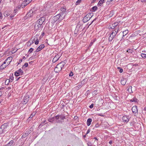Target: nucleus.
<instances>
[{"label": "nucleus", "instance_id": "62", "mask_svg": "<svg viewBox=\"0 0 146 146\" xmlns=\"http://www.w3.org/2000/svg\"><path fill=\"white\" fill-rule=\"evenodd\" d=\"M94 139H95L97 141H98V139L96 138V137H95L94 138Z\"/></svg>", "mask_w": 146, "mask_h": 146}, {"label": "nucleus", "instance_id": "46", "mask_svg": "<svg viewBox=\"0 0 146 146\" xmlns=\"http://www.w3.org/2000/svg\"><path fill=\"white\" fill-rule=\"evenodd\" d=\"M73 75V73L72 72H71L69 74V76H72Z\"/></svg>", "mask_w": 146, "mask_h": 146}, {"label": "nucleus", "instance_id": "30", "mask_svg": "<svg viewBox=\"0 0 146 146\" xmlns=\"http://www.w3.org/2000/svg\"><path fill=\"white\" fill-rule=\"evenodd\" d=\"M8 65L7 64L4 65V64H2L0 66V69L1 70L3 69L4 68H5L6 67H7Z\"/></svg>", "mask_w": 146, "mask_h": 146}, {"label": "nucleus", "instance_id": "28", "mask_svg": "<svg viewBox=\"0 0 146 146\" xmlns=\"http://www.w3.org/2000/svg\"><path fill=\"white\" fill-rule=\"evenodd\" d=\"M14 143V141L13 140L11 141L7 145V146H11Z\"/></svg>", "mask_w": 146, "mask_h": 146}, {"label": "nucleus", "instance_id": "10", "mask_svg": "<svg viewBox=\"0 0 146 146\" xmlns=\"http://www.w3.org/2000/svg\"><path fill=\"white\" fill-rule=\"evenodd\" d=\"M29 96L28 95H26L23 98L22 103L23 104H26L28 102L29 99Z\"/></svg>", "mask_w": 146, "mask_h": 146}, {"label": "nucleus", "instance_id": "41", "mask_svg": "<svg viewBox=\"0 0 146 146\" xmlns=\"http://www.w3.org/2000/svg\"><path fill=\"white\" fill-rule=\"evenodd\" d=\"M81 0H78L76 2V5H77L79 4L81 2Z\"/></svg>", "mask_w": 146, "mask_h": 146}, {"label": "nucleus", "instance_id": "43", "mask_svg": "<svg viewBox=\"0 0 146 146\" xmlns=\"http://www.w3.org/2000/svg\"><path fill=\"white\" fill-rule=\"evenodd\" d=\"M132 88V86H130L129 87V88L128 89H127V91H129V90H131V92H132V90H131Z\"/></svg>", "mask_w": 146, "mask_h": 146}, {"label": "nucleus", "instance_id": "35", "mask_svg": "<svg viewBox=\"0 0 146 146\" xmlns=\"http://www.w3.org/2000/svg\"><path fill=\"white\" fill-rule=\"evenodd\" d=\"M4 133L5 132H4V130H3V129L1 128V127H0V134H2Z\"/></svg>", "mask_w": 146, "mask_h": 146}, {"label": "nucleus", "instance_id": "63", "mask_svg": "<svg viewBox=\"0 0 146 146\" xmlns=\"http://www.w3.org/2000/svg\"><path fill=\"white\" fill-rule=\"evenodd\" d=\"M2 92H0V97L2 95Z\"/></svg>", "mask_w": 146, "mask_h": 146}, {"label": "nucleus", "instance_id": "53", "mask_svg": "<svg viewBox=\"0 0 146 146\" xmlns=\"http://www.w3.org/2000/svg\"><path fill=\"white\" fill-rule=\"evenodd\" d=\"M14 16V15H13L12 14L10 15V17L11 19H12L13 17Z\"/></svg>", "mask_w": 146, "mask_h": 146}, {"label": "nucleus", "instance_id": "23", "mask_svg": "<svg viewBox=\"0 0 146 146\" xmlns=\"http://www.w3.org/2000/svg\"><path fill=\"white\" fill-rule=\"evenodd\" d=\"M121 83L122 85H125L126 83V80L124 78H123L121 80Z\"/></svg>", "mask_w": 146, "mask_h": 146}, {"label": "nucleus", "instance_id": "34", "mask_svg": "<svg viewBox=\"0 0 146 146\" xmlns=\"http://www.w3.org/2000/svg\"><path fill=\"white\" fill-rule=\"evenodd\" d=\"M10 82V80H9L8 79H7L6 80V81L5 82V85H7L9 84V83Z\"/></svg>", "mask_w": 146, "mask_h": 146}, {"label": "nucleus", "instance_id": "19", "mask_svg": "<svg viewBox=\"0 0 146 146\" xmlns=\"http://www.w3.org/2000/svg\"><path fill=\"white\" fill-rule=\"evenodd\" d=\"M118 31L116 30H113L111 32V35H112V36H113L114 37L116 35V34L118 32Z\"/></svg>", "mask_w": 146, "mask_h": 146}, {"label": "nucleus", "instance_id": "17", "mask_svg": "<svg viewBox=\"0 0 146 146\" xmlns=\"http://www.w3.org/2000/svg\"><path fill=\"white\" fill-rule=\"evenodd\" d=\"M132 112L133 113H137L138 111L137 106H133L132 108Z\"/></svg>", "mask_w": 146, "mask_h": 146}, {"label": "nucleus", "instance_id": "61", "mask_svg": "<svg viewBox=\"0 0 146 146\" xmlns=\"http://www.w3.org/2000/svg\"><path fill=\"white\" fill-rule=\"evenodd\" d=\"M113 0H108V2H111V1H113Z\"/></svg>", "mask_w": 146, "mask_h": 146}, {"label": "nucleus", "instance_id": "8", "mask_svg": "<svg viewBox=\"0 0 146 146\" xmlns=\"http://www.w3.org/2000/svg\"><path fill=\"white\" fill-rule=\"evenodd\" d=\"M23 74V71L21 68L15 72L14 74L15 76H18L22 75Z\"/></svg>", "mask_w": 146, "mask_h": 146}, {"label": "nucleus", "instance_id": "9", "mask_svg": "<svg viewBox=\"0 0 146 146\" xmlns=\"http://www.w3.org/2000/svg\"><path fill=\"white\" fill-rule=\"evenodd\" d=\"M35 31H37L40 30L41 28L43 27L42 25L39 24L36 22L35 23Z\"/></svg>", "mask_w": 146, "mask_h": 146}, {"label": "nucleus", "instance_id": "48", "mask_svg": "<svg viewBox=\"0 0 146 146\" xmlns=\"http://www.w3.org/2000/svg\"><path fill=\"white\" fill-rule=\"evenodd\" d=\"M88 146H92V145L91 144V143L90 142H88L87 143Z\"/></svg>", "mask_w": 146, "mask_h": 146}, {"label": "nucleus", "instance_id": "47", "mask_svg": "<svg viewBox=\"0 0 146 146\" xmlns=\"http://www.w3.org/2000/svg\"><path fill=\"white\" fill-rule=\"evenodd\" d=\"M94 104H92L89 106V107L90 108H92L93 107Z\"/></svg>", "mask_w": 146, "mask_h": 146}, {"label": "nucleus", "instance_id": "11", "mask_svg": "<svg viewBox=\"0 0 146 146\" xmlns=\"http://www.w3.org/2000/svg\"><path fill=\"white\" fill-rule=\"evenodd\" d=\"M45 20V17L43 16L41 17L36 22L42 25L43 23Z\"/></svg>", "mask_w": 146, "mask_h": 146}, {"label": "nucleus", "instance_id": "31", "mask_svg": "<svg viewBox=\"0 0 146 146\" xmlns=\"http://www.w3.org/2000/svg\"><path fill=\"white\" fill-rule=\"evenodd\" d=\"M128 33V30H126L123 31V36H124L126 35Z\"/></svg>", "mask_w": 146, "mask_h": 146}, {"label": "nucleus", "instance_id": "5", "mask_svg": "<svg viewBox=\"0 0 146 146\" xmlns=\"http://www.w3.org/2000/svg\"><path fill=\"white\" fill-rule=\"evenodd\" d=\"M120 25L119 24L118 22L115 23L112 25V26L110 27V28L114 29L113 30L119 31Z\"/></svg>", "mask_w": 146, "mask_h": 146}, {"label": "nucleus", "instance_id": "59", "mask_svg": "<svg viewBox=\"0 0 146 146\" xmlns=\"http://www.w3.org/2000/svg\"><path fill=\"white\" fill-rule=\"evenodd\" d=\"M141 1L142 2H145L146 1V0H141Z\"/></svg>", "mask_w": 146, "mask_h": 146}, {"label": "nucleus", "instance_id": "45", "mask_svg": "<svg viewBox=\"0 0 146 146\" xmlns=\"http://www.w3.org/2000/svg\"><path fill=\"white\" fill-rule=\"evenodd\" d=\"M100 125L99 124L97 123V124H96L95 125V127L96 128H98L100 127Z\"/></svg>", "mask_w": 146, "mask_h": 146}, {"label": "nucleus", "instance_id": "7", "mask_svg": "<svg viewBox=\"0 0 146 146\" xmlns=\"http://www.w3.org/2000/svg\"><path fill=\"white\" fill-rule=\"evenodd\" d=\"M54 121H56L57 123H62L63 122L62 121L58 120V115L52 117V118L50 119L49 120L50 122Z\"/></svg>", "mask_w": 146, "mask_h": 146}, {"label": "nucleus", "instance_id": "24", "mask_svg": "<svg viewBox=\"0 0 146 146\" xmlns=\"http://www.w3.org/2000/svg\"><path fill=\"white\" fill-rule=\"evenodd\" d=\"M58 120H59V119H61V120H63L64 119H65V116L64 115H58Z\"/></svg>", "mask_w": 146, "mask_h": 146}, {"label": "nucleus", "instance_id": "54", "mask_svg": "<svg viewBox=\"0 0 146 146\" xmlns=\"http://www.w3.org/2000/svg\"><path fill=\"white\" fill-rule=\"evenodd\" d=\"M45 122V121H44L43 122H42L40 124V125H43V124H44V123Z\"/></svg>", "mask_w": 146, "mask_h": 146}, {"label": "nucleus", "instance_id": "32", "mask_svg": "<svg viewBox=\"0 0 146 146\" xmlns=\"http://www.w3.org/2000/svg\"><path fill=\"white\" fill-rule=\"evenodd\" d=\"M10 14L8 13V11H6L4 13V15L5 17H7L9 16Z\"/></svg>", "mask_w": 146, "mask_h": 146}, {"label": "nucleus", "instance_id": "6", "mask_svg": "<svg viewBox=\"0 0 146 146\" xmlns=\"http://www.w3.org/2000/svg\"><path fill=\"white\" fill-rule=\"evenodd\" d=\"M9 123H5L1 126V128L4 130V132L5 133L9 130V126L8 125Z\"/></svg>", "mask_w": 146, "mask_h": 146}, {"label": "nucleus", "instance_id": "40", "mask_svg": "<svg viewBox=\"0 0 146 146\" xmlns=\"http://www.w3.org/2000/svg\"><path fill=\"white\" fill-rule=\"evenodd\" d=\"M34 49L33 48H31L29 50L28 53H31L33 50Z\"/></svg>", "mask_w": 146, "mask_h": 146}, {"label": "nucleus", "instance_id": "2", "mask_svg": "<svg viewBox=\"0 0 146 146\" xmlns=\"http://www.w3.org/2000/svg\"><path fill=\"white\" fill-rule=\"evenodd\" d=\"M64 15L63 14H59L53 17L52 19L53 20V22H55L58 20V21L60 22L64 19Z\"/></svg>", "mask_w": 146, "mask_h": 146}, {"label": "nucleus", "instance_id": "36", "mask_svg": "<svg viewBox=\"0 0 146 146\" xmlns=\"http://www.w3.org/2000/svg\"><path fill=\"white\" fill-rule=\"evenodd\" d=\"M127 52L128 53H131L133 52V50L132 49H129L127 50Z\"/></svg>", "mask_w": 146, "mask_h": 146}, {"label": "nucleus", "instance_id": "44", "mask_svg": "<svg viewBox=\"0 0 146 146\" xmlns=\"http://www.w3.org/2000/svg\"><path fill=\"white\" fill-rule=\"evenodd\" d=\"M97 19V18H95L93 20L92 22L89 25L88 27L90 26L92 23L95 21H96V19Z\"/></svg>", "mask_w": 146, "mask_h": 146}, {"label": "nucleus", "instance_id": "51", "mask_svg": "<svg viewBox=\"0 0 146 146\" xmlns=\"http://www.w3.org/2000/svg\"><path fill=\"white\" fill-rule=\"evenodd\" d=\"M109 143L111 145H110V146H112V145H111L112 143V140H110L109 142Z\"/></svg>", "mask_w": 146, "mask_h": 146}, {"label": "nucleus", "instance_id": "26", "mask_svg": "<svg viewBox=\"0 0 146 146\" xmlns=\"http://www.w3.org/2000/svg\"><path fill=\"white\" fill-rule=\"evenodd\" d=\"M105 0H100L98 2V5L100 6H101L103 3L104 2Z\"/></svg>", "mask_w": 146, "mask_h": 146}, {"label": "nucleus", "instance_id": "55", "mask_svg": "<svg viewBox=\"0 0 146 146\" xmlns=\"http://www.w3.org/2000/svg\"><path fill=\"white\" fill-rule=\"evenodd\" d=\"M31 1L32 0H25V1L27 2H28V1H29L30 3Z\"/></svg>", "mask_w": 146, "mask_h": 146}, {"label": "nucleus", "instance_id": "25", "mask_svg": "<svg viewBox=\"0 0 146 146\" xmlns=\"http://www.w3.org/2000/svg\"><path fill=\"white\" fill-rule=\"evenodd\" d=\"M83 85V84H82V82L80 83H79L78 86H76V89H77L78 90L80 89L81 88V87Z\"/></svg>", "mask_w": 146, "mask_h": 146}, {"label": "nucleus", "instance_id": "52", "mask_svg": "<svg viewBox=\"0 0 146 146\" xmlns=\"http://www.w3.org/2000/svg\"><path fill=\"white\" fill-rule=\"evenodd\" d=\"M22 60H22V59H20L19 60L18 64H19L20 63H21V62H22Z\"/></svg>", "mask_w": 146, "mask_h": 146}, {"label": "nucleus", "instance_id": "58", "mask_svg": "<svg viewBox=\"0 0 146 146\" xmlns=\"http://www.w3.org/2000/svg\"><path fill=\"white\" fill-rule=\"evenodd\" d=\"M7 25H5V26L4 27H3L2 28V29H3L4 28H5L6 27H7Z\"/></svg>", "mask_w": 146, "mask_h": 146}, {"label": "nucleus", "instance_id": "39", "mask_svg": "<svg viewBox=\"0 0 146 146\" xmlns=\"http://www.w3.org/2000/svg\"><path fill=\"white\" fill-rule=\"evenodd\" d=\"M117 69L118 70H119V72L120 73H121L123 72V69L121 68L120 67H117Z\"/></svg>", "mask_w": 146, "mask_h": 146}, {"label": "nucleus", "instance_id": "56", "mask_svg": "<svg viewBox=\"0 0 146 146\" xmlns=\"http://www.w3.org/2000/svg\"><path fill=\"white\" fill-rule=\"evenodd\" d=\"M97 0H92L91 3H93L95 2Z\"/></svg>", "mask_w": 146, "mask_h": 146}, {"label": "nucleus", "instance_id": "37", "mask_svg": "<svg viewBox=\"0 0 146 146\" xmlns=\"http://www.w3.org/2000/svg\"><path fill=\"white\" fill-rule=\"evenodd\" d=\"M28 66V63L26 62L22 66V68L23 69L24 68V67L25 66V67H27Z\"/></svg>", "mask_w": 146, "mask_h": 146}, {"label": "nucleus", "instance_id": "18", "mask_svg": "<svg viewBox=\"0 0 146 146\" xmlns=\"http://www.w3.org/2000/svg\"><path fill=\"white\" fill-rule=\"evenodd\" d=\"M13 58L11 57H9L6 59V61H7V65H9L11 62Z\"/></svg>", "mask_w": 146, "mask_h": 146}, {"label": "nucleus", "instance_id": "49", "mask_svg": "<svg viewBox=\"0 0 146 146\" xmlns=\"http://www.w3.org/2000/svg\"><path fill=\"white\" fill-rule=\"evenodd\" d=\"M0 18L1 19H2L3 18V16L2 13L0 11Z\"/></svg>", "mask_w": 146, "mask_h": 146}, {"label": "nucleus", "instance_id": "20", "mask_svg": "<svg viewBox=\"0 0 146 146\" xmlns=\"http://www.w3.org/2000/svg\"><path fill=\"white\" fill-rule=\"evenodd\" d=\"M29 3H30L29 1H28V2H25V1H24V2L22 4L21 7L22 8H24Z\"/></svg>", "mask_w": 146, "mask_h": 146}, {"label": "nucleus", "instance_id": "13", "mask_svg": "<svg viewBox=\"0 0 146 146\" xmlns=\"http://www.w3.org/2000/svg\"><path fill=\"white\" fill-rule=\"evenodd\" d=\"M44 45L43 44H42L39 46L36 49V51L35 52H38L42 50L43 48L44 47Z\"/></svg>", "mask_w": 146, "mask_h": 146}, {"label": "nucleus", "instance_id": "57", "mask_svg": "<svg viewBox=\"0 0 146 146\" xmlns=\"http://www.w3.org/2000/svg\"><path fill=\"white\" fill-rule=\"evenodd\" d=\"M7 62V61H6V60H5L4 61V62H3V63L2 64H5Z\"/></svg>", "mask_w": 146, "mask_h": 146}, {"label": "nucleus", "instance_id": "12", "mask_svg": "<svg viewBox=\"0 0 146 146\" xmlns=\"http://www.w3.org/2000/svg\"><path fill=\"white\" fill-rule=\"evenodd\" d=\"M60 10L61 12H60L59 14H63L64 16V18L65 16H66L67 13L66 9L65 8L62 7L61 8Z\"/></svg>", "mask_w": 146, "mask_h": 146}, {"label": "nucleus", "instance_id": "16", "mask_svg": "<svg viewBox=\"0 0 146 146\" xmlns=\"http://www.w3.org/2000/svg\"><path fill=\"white\" fill-rule=\"evenodd\" d=\"M129 116H125L123 117L122 119L123 121L127 123L129 121Z\"/></svg>", "mask_w": 146, "mask_h": 146}, {"label": "nucleus", "instance_id": "50", "mask_svg": "<svg viewBox=\"0 0 146 146\" xmlns=\"http://www.w3.org/2000/svg\"><path fill=\"white\" fill-rule=\"evenodd\" d=\"M90 129H88L87 131V133H86V134H87L89 133H90Z\"/></svg>", "mask_w": 146, "mask_h": 146}, {"label": "nucleus", "instance_id": "33", "mask_svg": "<svg viewBox=\"0 0 146 146\" xmlns=\"http://www.w3.org/2000/svg\"><path fill=\"white\" fill-rule=\"evenodd\" d=\"M97 9H98V8L96 6H94V7H93L92 9V11H95L96 10H97Z\"/></svg>", "mask_w": 146, "mask_h": 146}, {"label": "nucleus", "instance_id": "4", "mask_svg": "<svg viewBox=\"0 0 146 146\" xmlns=\"http://www.w3.org/2000/svg\"><path fill=\"white\" fill-rule=\"evenodd\" d=\"M34 10V9L31 10L26 15L25 18H29L32 17L36 13V11Z\"/></svg>", "mask_w": 146, "mask_h": 146}, {"label": "nucleus", "instance_id": "14", "mask_svg": "<svg viewBox=\"0 0 146 146\" xmlns=\"http://www.w3.org/2000/svg\"><path fill=\"white\" fill-rule=\"evenodd\" d=\"M30 131L29 130L26 131L25 133H23L22 136L21 138L23 139L27 136L30 133Z\"/></svg>", "mask_w": 146, "mask_h": 146}, {"label": "nucleus", "instance_id": "21", "mask_svg": "<svg viewBox=\"0 0 146 146\" xmlns=\"http://www.w3.org/2000/svg\"><path fill=\"white\" fill-rule=\"evenodd\" d=\"M36 36V38H34L32 41V43H33L35 42V44L36 45L38 43L39 40L37 38V36Z\"/></svg>", "mask_w": 146, "mask_h": 146}, {"label": "nucleus", "instance_id": "22", "mask_svg": "<svg viewBox=\"0 0 146 146\" xmlns=\"http://www.w3.org/2000/svg\"><path fill=\"white\" fill-rule=\"evenodd\" d=\"M92 121V119L91 118H88L87 121V124L88 126H89L91 124V123Z\"/></svg>", "mask_w": 146, "mask_h": 146}, {"label": "nucleus", "instance_id": "60", "mask_svg": "<svg viewBox=\"0 0 146 146\" xmlns=\"http://www.w3.org/2000/svg\"><path fill=\"white\" fill-rule=\"evenodd\" d=\"M21 78L20 77H19V78H16V80L17 81L19 79V78Z\"/></svg>", "mask_w": 146, "mask_h": 146}, {"label": "nucleus", "instance_id": "15", "mask_svg": "<svg viewBox=\"0 0 146 146\" xmlns=\"http://www.w3.org/2000/svg\"><path fill=\"white\" fill-rule=\"evenodd\" d=\"M60 57V56L58 54L56 55L53 58L52 60V62L53 63L56 62L59 59Z\"/></svg>", "mask_w": 146, "mask_h": 146}, {"label": "nucleus", "instance_id": "1", "mask_svg": "<svg viewBox=\"0 0 146 146\" xmlns=\"http://www.w3.org/2000/svg\"><path fill=\"white\" fill-rule=\"evenodd\" d=\"M66 63L65 60L61 62L58 64L55 67L54 71L55 72L58 73L60 71Z\"/></svg>", "mask_w": 146, "mask_h": 146}, {"label": "nucleus", "instance_id": "29", "mask_svg": "<svg viewBox=\"0 0 146 146\" xmlns=\"http://www.w3.org/2000/svg\"><path fill=\"white\" fill-rule=\"evenodd\" d=\"M130 101L132 102H137V99L135 97H134L133 98L130 100Z\"/></svg>", "mask_w": 146, "mask_h": 146}, {"label": "nucleus", "instance_id": "27", "mask_svg": "<svg viewBox=\"0 0 146 146\" xmlns=\"http://www.w3.org/2000/svg\"><path fill=\"white\" fill-rule=\"evenodd\" d=\"M114 38L113 36H112L111 35H110L108 38V40L109 41H111L113 38Z\"/></svg>", "mask_w": 146, "mask_h": 146}, {"label": "nucleus", "instance_id": "38", "mask_svg": "<svg viewBox=\"0 0 146 146\" xmlns=\"http://www.w3.org/2000/svg\"><path fill=\"white\" fill-rule=\"evenodd\" d=\"M141 56L143 58H146V54L144 53H142L141 54Z\"/></svg>", "mask_w": 146, "mask_h": 146}, {"label": "nucleus", "instance_id": "3", "mask_svg": "<svg viewBox=\"0 0 146 146\" xmlns=\"http://www.w3.org/2000/svg\"><path fill=\"white\" fill-rule=\"evenodd\" d=\"M94 13H89L87 14L83 19V21L84 23H86L89 21L91 18L93 16Z\"/></svg>", "mask_w": 146, "mask_h": 146}, {"label": "nucleus", "instance_id": "64", "mask_svg": "<svg viewBox=\"0 0 146 146\" xmlns=\"http://www.w3.org/2000/svg\"><path fill=\"white\" fill-rule=\"evenodd\" d=\"M144 110L145 111H146V106H145V108H144Z\"/></svg>", "mask_w": 146, "mask_h": 146}, {"label": "nucleus", "instance_id": "42", "mask_svg": "<svg viewBox=\"0 0 146 146\" xmlns=\"http://www.w3.org/2000/svg\"><path fill=\"white\" fill-rule=\"evenodd\" d=\"M14 77L13 76H11L10 78L8 79L10 80V82H12L13 80Z\"/></svg>", "mask_w": 146, "mask_h": 146}]
</instances>
